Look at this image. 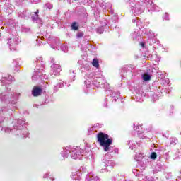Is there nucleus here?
Masks as SVG:
<instances>
[{
    "instance_id": "obj_7",
    "label": "nucleus",
    "mask_w": 181,
    "mask_h": 181,
    "mask_svg": "<svg viewBox=\"0 0 181 181\" xmlns=\"http://www.w3.org/2000/svg\"><path fill=\"white\" fill-rule=\"evenodd\" d=\"M83 33H79L78 35H77V37H83Z\"/></svg>"
},
{
    "instance_id": "obj_5",
    "label": "nucleus",
    "mask_w": 181,
    "mask_h": 181,
    "mask_svg": "<svg viewBox=\"0 0 181 181\" xmlns=\"http://www.w3.org/2000/svg\"><path fill=\"white\" fill-rule=\"evenodd\" d=\"M71 28L74 30H78V25H77V23L74 22L73 24L71 25Z\"/></svg>"
},
{
    "instance_id": "obj_4",
    "label": "nucleus",
    "mask_w": 181,
    "mask_h": 181,
    "mask_svg": "<svg viewBox=\"0 0 181 181\" xmlns=\"http://www.w3.org/2000/svg\"><path fill=\"white\" fill-rule=\"evenodd\" d=\"M143 80H144V81H149V80H151V75L148 74H144Z\"/></svg>"
},
{
    "instance_id": "obj_8",
    "label": "nucleus",
    "mask_w": 181,
    "mask_h": 181,
    "mask_svg": "<svg viewBox=\"0 0 181 181\" xmlns=\"http://www.w3.org/2000/svg\"><path fill=\"white\" fill-rule=\"evenodd\" d=\"M140 46H141V47H145V43L140 42Z\"/></svg>"
},
{
    "instance_id": "obj_6",
    "label": "nucleus",
    "mask_w": 181,
    "mask_h": 181,
    "mask_svg": "<svg viewBox=\"0 0 181 181\" xmlns=\"http://www.w3.org/2000/svg\"><path fill=\"white\" fill-rule=\"evenodd\" d=\"M158 157V155L156 152H153L151 154V159H156Z\"/></svg>"
},
{
    "instance_id": "obj_9",
    "label": "nucleus",
    "mask_w": 181,
    "mask_h": 181,
    "mask_svg": "<svg viewBox=\"0 0 181 181\" xmlns=\"http://www.w3.org/2000/svg\"><path fill=\"white\" fill-rule=\"evenodd\" d=\"M37 13H39V10H37V12H35V15L37 16V18L39 16Z\"/></svg>"
},
{
    "instance_id": "obj_3",
    "label": "nucleus",
    "mask_w": 181,
    "mask_h": 181,
    "mask_svg": "<svg viewBox=\"0 0 181 181\" xmlns=\"http://www.w3.org/2000/svg\"><path fill=\"white\" fill-rule=\"evenodd\" d=\"M92 65L93 66V67L98 69V67H100V62H98V59H93L92 62Z\"/></svg>"
},
{
    "instance_id": "obj_10",
    "label": "nucleus",
    "mask_w": 181,
    "mask_h": 181,
    "mask_svg": "<svg viewBox=\"0 0 181 181\" xmlns=\"http://www.w3.org/2000/svg\"><path fill=\"white\" fill-rule=\"evenodd\" d=\"M98 33L101 35V33H103V31L101 30H100V29H98Z\"/></svg>"
},
{
    "instance_id": "obj_1",
    "label": "nucleus",
    "mask_w": 181,
    "mask_h": 181,
    "mask_svg": "<svg viewBox=\"0 0 181 181\" xmlns=\"http://www.w3.org/2000/svg\"><path fill=\"white\" fill-rule=\"evenodd\" d=\"M96 138L100 146L103 148L105 152H108L112 145V138L110 137V135L103 132L98 133Z\"/></svg>"
},
{
    "instance_id": "obj_2",
    "label": "nucleus",
    "mask_w": 181,
    "mask_h": 181,
    "mask_svg": "<svg viewBox=\"0 0 181 181\" xmlns=\"http://www.w3.org/2000/svg\"><path fill=\"white\" fill-rule=\"evenodd\" d=\"M43 91V89L39 86H35L33 88L32 94L33 97H39V95H42V93Z\"/></svg>"
}]
</instances>
